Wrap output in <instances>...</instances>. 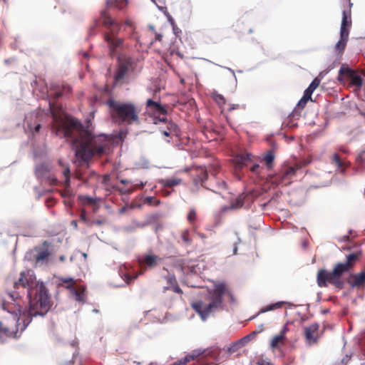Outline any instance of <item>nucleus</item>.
I'll return each mask as SVG.
<instances>
[{
  "instance_id": "1",
  "label": "nucleus",
  "mask_w": 365,
  "mask_h": 365,
  "mask_svg": "<svg viewBox=\"0 0 365 365\" xmlns=\"http://www.w3.org/2000/svg\"><path fill=\"white\" fill-rule=\"evenodd\" d=\"M53 117L52 130L59 138L72 140L76 155L87 161L95 155H102L108 148L110 139L105 135H94L84 130L82 124L76 118L64 113H57L54 103L49 102Z\"/></svg>"
},
{
  "instance_id": "2",
  "label": "nucleus",
  "mask_w": 365,
  "mask_h": 365,
  "mask_svg": "<svg viewBox=\"0 0 365 365\" xmlns=\"http://www.w3.org/2000/svg\"><path fill=\"white\" fill-rule=\"evenodd\" d=\"M30 297L28 309L21 312L19 304L2 301L1 307L11 314H14L9 318L0 321V338L2 336L18 338L21 333L31 323L32 317L45 316L52 306L48 289L43 283L37 284L36 292L32 297L30 291H28Z\"/></svg>"
},
{
  "instance_id": "3",
  "label": "nucleus",
  "mask_w": 365,
  "mask_h": 365,
  "mask_svg": "<svg viewBox=\"0 0 365 365\" xmlns=\"http://www.w3.org/2000/svg\"><path fill=\"white\" fill-rule=\"evenodd\" d=\"M106 105L110 108V116L115 123L128 125L140 123L141 108L137 104L108 99Z\"/></svg>"
},
{
  "instance_id": "4",
  "label": "nucleus",
  "mask_w": 365,
  "mask_h": 365,
  "mask_svg": "<svg viewBox=\"0 0 365 365\" xmlns=\"http://www.w3.org/2000/svg\"><path fill=\"white\" fill-rule=\"evenodd\" d=\"M210 302L205 304L202 301L192 304L193 309L205 321L211 313L216 312L222 307V299L225 294L232 295V292L225 282H216L214 288L209 291Z\"/></svg>"
},
{
  "instance_id": "5",
  "label": "nucleus",
  "mask_w": 365,
  "mask_h": 365,
  "mask_svg": "<svg viewBox=\"0 0 365 365\" xmlns=\"http://www.w3.org/2000/svg\"><path fill=\"white\" fill-rule=\"evenodd\" d=\"M101 17L103 26L108 30L104 33V40L108 43L110 54L113 55L115 49L120 47L123 44V40L117 37L121 28L123 27L124 30L127 29L133 30L134 24L128 19L124 22L118 23L110 17L106 10L101 11Z\"/></svg>"
},
{
  "instance_id": "6",
  "label": "nucleus",
  "mask_w": 365,
  "mask_h": 365,
  "mask_svg": "<svg viewBox=\"0 0 365 365\" xmlns=\"http://www.w3.org/2000/svg\"><path fill=\"white\" fill-rule=\"evenodd\" d=\"M345 272L341 266L338 263L335 264L331 272L320 269L318 271L317 277V284L320 287H326L329 283L336 288L342 289L344 287V282L341 280V276Z\"/></svg>"
},
{
  "instance_id": "7",
  "label": "nucleus",
  "mask_w": 365,
  "mask_h": 365,
  "mask_svg": "<svg viewBox=\"0 0 365 365\" xmlns=\"http://www.w3.org/2000/svg\"><path fill=\"white\" fill-rule=\"evenodd\" d=\"M220 349L210 347L206 349H195L188 354L190 360L196 359L195 365H218Z\"/></svg>"
},
{
  "instance_id": "8",
  "label": "nucleus",
  "mask_w": 365,
  "mask_h": 365,
  "mask_svg": "<svg viewBox=\"0 0 365 365\" xmlns=\"http://www.w3.org/2000/svg\"><path fill=\"white\" fill-rule=\"evenodd\" d=\"M351 26V11H343L342 20L340 29V40L336 44V48L341 52L344 50L349 34V28Z\"/></svg>"
},
{
  "instance_id": "9",
  "label": "nucleus",
  "mask_w": 365,
  "mask_h": 365,
  "mask_svg": "<svg viewBox=\"0 0 365 365\" xmlns=\"http://www.w3.org/2000/svg\"><path fill=\"white\" fill-rule=\"evenodd\" d=\"M146 109L149 114L153 115L157 120L165 122L168 110L165 106L149 98L146 101Z\"/></svg>"
},
{
  "instance_id": "10",
  "label": "nucleus",
  "mask_w": 365,
  "mask_h": 365,
  "mask_svg": "<svg viewBox=\"0 0 365 365\" xmlns=\"http://www.w3.org/2000/svg\"><path fill=\"white\" fill-rule=\"evenodd\" d=\"M50 243L44 241L41 246L34 248V259L36 266L47 264L49 261V257L51 255V252L49 249Z\"/></svg>"
},
{
  "instance_id": "11",
  "label": "nucleus",
  "mask_w": 365,
  "mask_h": 365,
  "mask_svg": "<svg viewBox=\"0 0 365 365\" xmlns=\"http://www.w3.org/2000/svg\"><path fill=\"white\" fill-rule=\"evenodd\" d=\"M252 158L253 155L248 153L237 155L235 158L236 165L239 168L251 166V172L258 174L260 167L258 164H253L251 165L253 163Z\"/></svg>"
},
{
  "instance_id": "12",
  "label": "nucleus",
  "mask_w": 365,
  "mask_h": 365,
  "mask_svg": "<svg viewBox=\"0 0 365 365\" xmlns=\"http://www.w3.org/2000/svg\"><path fill=\"white\" fill-rule=\"evenodd\" d=\"M72 92V88L65 83H52L49 89V96L54 100H57L61 97L67 96Z\"/></svg>"
},
{
  "instance_id": "13",
  "label": "nucleus",
  "mask_w": 365,
  "mask_h": 365,
  "mask_svg": "<svg viewBox=\"0 0 365 365\" xmlns=\"http://www.w3.org/2000/svg\"><path fill=\"white\" fill-rule=\"evenodd\" d=\"M300 166L295 165L294 166L284 167L277 175V180L279 184L287 185L291 183L292 178L295 175L297 170Z\"/></svg>"
},
{
  "instance_id": "14",
  "label": "nucleus",
  "mask_w": 365,
  "mask_h": 365,
  "mask_svg": "<svg viewBox=\"0 0 365 365\" xmlns=\"http://www.w3.org/2000/svg\"><path fill=\"white\" fill-rule=\"evenodd\" d=\"M120 183H122L123 185H129L128 187L113 186V188L115 190L118 191L122 195L130 194L133 192H134L135 190L142 189L145 186V184L142 181H140L139 182L133 183V182H131L130 180L122 179L120 180Z\"/></svg>"
},
{
  "instance_id": "15",
  "label": "nucleus",
  "mask_w": 365,
  "mask_h": 365,
  "mask_svg": "<svg viewBox=\"0 0 365 365\" xmlns=\"http://www.w3.org/2000/svg\"><path fill=\"white\" fill-rule=\"evenodd\" d=\"M319 326L317 323L304 327L306 342L309 345L317 343L319 338Z\"/></svg>"
},
{
  "instance_id": "16",
  "label": "nucleus",
  "mask_w": 365,
  "mask_h": 365,
  "mask_svg": "<svg viewBox=\"0 0 365 365\" xmlns=\"http://www.w3.org/2000/svg\"><path fill=\"white\" fill-rule=\"evenodd\" d=\"M131 62L129 60L120 61L118 68L114 74L115 83H119L124 79L131 69Z\"/></svg>"
},
{
  "instance_id": "17",
  "label": "nucleus",
  "mask_w": 365,
  "mask_h": 365,
  "mask_svg": "<svg viewBox=\"0 0 365 365\" xmlns=\"http://www.w3.org/2000/svg\"><path fill=\"white\" fill-rule=\"evenodd\" d=\"M329 163L336 168V170L343 174L350 163L343 159L338 153L335 152L329 156Z\"/></svg>"
},
{
  "instance_id": "18",
  "label": "nucleus",
  "mask_w": 365,
  "mask_h": 365,
  "mask_svg": "<svg viewBox=\"0 0 365 365\" xmlns=\"http://www.w3.org/2000/svg\"><path fill=\"white\" fill-rule=\"evenodd\" d=\"M192 181L195 186L201 185L207 179L208 174L205 167L199 166L192 170Z\"/></svg>"
},
{
  "instance_id": "19",
  "label": "nucleus",
  "mask_w": 365,
  "mask_h": 365,
  "mask_svg": "<svg viewBox=\"0 0 365 365\" xmlns=\"http://www.w3.org/2000/svg\"><path fill=\"white\" fill-rule=\"evenodd\" d=\"M38 118V115L37 113H30L29 115L26 116V129L33 133H38L41 125Z\"/></svg>"
},
{
  "instance_id": "20",
  "label": "nucleus",
  "mask_w": 365,
  "mask_h": 365,
  "mask_svg": "<svg viewBox=\"0 0 365 365\" xmlns=\"http://www.w3.org/2000/svg\"><path fill=\"white\" fill-rule=\"evenodd\" d=\"M34 279L35 278L32 274H29V272H21L19 280L14 283V287L19 288L22 287L29 289L34 284Z\"/></svg>"
},
{
  "instance_id": "21",
  "label": "nucleus",
  "mask_w": 365,
  "mask_h": 365,
  "mask_svg": "<svg viewBox=\"0 0 365 365\" xmlns=\"http://www.w3.org/2000/svg\"><path fill=\"white\" fill-rule=\"evenodd\" d=\"M248 197V194L242 192L236 198L230 201V205L225 206L222 208L223 212H227L231 210H239L242 208L245 205V199Z\"/></svg>"
},
{
  "instance_id": "22",
  "label": "nucleus",
  "mask_w": 365,
  "mask_h": 365,
  "mask_svg": "<svg viewBox=\"0 0 365 365\" xmlns=\"http://www.w3.org/2000/svg\"><path fill=\"white\" fill-rule=\"evenodd\" d=\"M339 73L341 74L345 75L348 77L351 81V84L357 88H360L362 85V78L359 75L355 73V72L349 68H340Z\"/></svg>"
},
{
  "instance_id": "23",
  "label": "nucleus",
  "mask_w": 365,
  "mask_h": 365,
  "mask_svg": "<svg viewBox=\"0 0 365 365\" xmlns=\"http://www.w3.org/2000/svg\"><path fill=\"white\" fill-rule=\"evenodd\" d=\"M288 331L287 325L284 326L279 334L275 335L271 340L270 347L272 349H278L280 346L285 344L286 333Z\"/></svg>"
},
{
  "instance_id": "24",
  "label": "nucleus",
  "mask_w": 365,
  "mask_h": 365,
  "mask_svg": "<svg viewBox=\"0 0 365 365\" xmlns=\"http://www.w3.org/2000/svg\"><path fill=\"white\" fill-rule=\"evenodd\" d=\"M361 255V252H357L355 253L349 254L346 256V260L345 262H339L338 263L341 266L342 269L346 272H349L350 269L353 267L354 264L358 261L360 256Z\"/></svg>"
},
{
  "instance_id": "25",
  "label": "nucleus",
  "mask_w": 365,
  "mask_h": 365,
  "mask_svg": "<svg viewBox=\"0 0 365 365\" xmlns=\"http://www.w3.org/2000/svg\"><path fill=\"white\" fill-rule=\"evenodd\" d=\"M349 284L351 287L357 288L365 286V272L351 275Z\"/></svg>"
},
{
  "instance_id": "26",
  "label": "nucleus",
  "mask_w": 365,
  "mask_h": 365,
  "mask_svg": "<svg viewBox=\"0 0 365 365\" xmlns=\"http://www.w3.org/2000/svg\"><path fill=\"white\" fill-rule=\"evenodd\" d=\"M58 163L60 165H61L63 168V174L65 177V185L66 187H69L70 184V169L68 165H65L61 160H58ZM72 195V192L69 190L68 188H67L63 193L62 194V196L66 197H71Z\"/></svg>"
},
{
  "instance_id": "27",
  "label": "nucleus",
  "mask_w": 365,
  "mask_h": 365,
  "mask_svg": "<svg viewBox=\"0 0 365 365\" xmlns=\"http://www.w3.org/2000/svg\"><path fill=\"white\" fill-rule=\"evenodd\" d=\"M161 260V258L155 255H145L143 259L140 261V263L144 264L150 268L156 267L158 262Z\"/></svg>"
},
{
  "instance_id": "28",
  "label": "nucleus",
  "mask_w": 365,
  "mask_h": 365,
  "mask_svg": "<svg viewBox=\"0 0 365 365\" xmlns=\"http://www.w3.org/2000/svg\"><path fill=\"white\" fill-rule=\"evenodd\" d=\"M128 3V0H106V10L111 9L122 10L127 6Z\"/></svg>"
},
{
  "instance_id": "29",
  "label": "nucleus",
  "mask_w": 365,
  "mask_h": 365,
  "mask_svg": "<svg viewBox=\"0 0 365 365\" xmlns=\"http://www.w3.org/2000/svg\"><path fill=\"white\" fill-rule=\"evenodd\" d=\"M86 288L83 286H79L77 288L74 287L71 294L74 299L78 302H84L86 299Z\"/></svg>"
},
{
  "instance_id": "30",
  "label": "nucleus",
  "mask_w": 365,
  "mask_h": 365,
  "mask_svg": "<svg viewBox=\"0 0 365 365\" xmlns=\"http://www.w3.org/2000/svg\"><path fill=\"white\" fill-rule=\"evenodd\" d=\"M48 172L49 166L45 163L39 164L35 168V174L38 178H45Z\"/></svg>"
},
{
  "instance_id": "31",
  "label": "nucleus",
  "mask_w": 365,
  "mask_h": 365,
  "mask_svg": "<svg viewBox=\"0 0 365 365\" xmlns=\"http://www.w3.org/2000/svg\"><path fill=\"white\" fill-rule=\"evenodd\" d=\"M182 182V180L178 178H171L163 180L161 181L162 185L165 187H173L180 185Z\"/></svg>"
},
{
  "instance_id": "32",
  "label": "nucleus",
  "mask_w": 365,
  "mask_h": 365,
  "mask_svg": "<svg viewBox=\"0 0 365 365\" xmlns=\"http://www.w3.org/2000/svg\"><path fill=\"white\" fill-rule=\"evenodd\" d=\"M60 284L65 287L66 289H68L70 290V292L75 287L76 285V281L73 279V278H61L60 279Z\"/></svg>"
},
{
  "instance_id": "33",
  "label": "nucleus",
  "mask_w": 365,
  "mask_h": 365,
  "mask_svg": "<svg viewBox=\"0 0 365 365\" xmlns=\"http://www.w3.org/2000/svg\"><path fill=\"white\" fill-rule=\"evenodd\" d=\"M178 133V125L172 122L168 123L167 130L162 131V133L165 136L177 135Z\"/></svg>"
},
{
  "instance_id": "34",
  "label": "nucleus",
  "mask_w": 365,
  "mask_h": 365,
  "mask_svg": "<svg viewBox=\"0 0 365 365\" xmlns=\"http://www.w3.org/2000/svg\"><path fill=\"white\" fill-rule=\"evenodd\" d=\"M264 160L267 169H272L273 168V163L274 160V152L272 150L268 151L264 157Z\"/></svg>"
},
{
  "instance_id": "35",
  "label": "nucleus",
  "mask_w": 365,
  "mask_h": 365,
  "mask_svg": "<svg viewBox=\"0 0 365 365\" xmlns=\"http://www.w3.org/2000/svg\"><path fill=\"white\" fill-rule=\"evenodd\" d=\"M321 83V79L318 77H316L312 82L309 84V87L304 91V93L312 96L313 92L316 90V88L319 86Z\"/></svg>"
},
{
  "instance_id": "36",
  "label": "nucleus",
  "mask_w": 365,
  "mask_h": 365,
  "mask_svg": "<svg viewBox=\"0 0 365 365\" xmlns=\"http://www.w3.org/2000/svg\"><path fill=\"white\" fill-rule=\"evenodd\" d=\"M285 304L284 302H278L274 304H269L262 309L259 312V314L264 313L266 312L272 311L274 309H279L282 307V306Z\"/></svg>"
},
{
  "instance_id": "37",
  "label": "nucleus",
  "mask_w": 365,
  "mask_h": 365,
  "mask_svg": "<svg viewBox=\"0 0 365 365\" xmlns=\"http://www.w3.org/2000/svg\"><path fill=\"white\" fill-rule=\"evenodd\" d=\"M182 243L185 246L191 245L192 240L190 237V232L187 230H185L181 232L180 235Z\"/></svg>"
},
{
  "instance_id": "38",
  "label": "nucleus",
  "mask_w": 365,
  "mask_h": 365,
  "mask_svg": "<svg viewBox=\"0 0 365 365\" xmlns=\"http://www.w3.org/2000/svg\"><path fill=\"white\" fill-rule=\"evenodd\" d=\"M78 200L81 201V202L83 205H92L96 204V200L95 198L91 197L90 196H87V195H79Z\"/></svg>"
},
{
  "instance_id": "39",
  "label": "nucleus",
  "mask_w": 365,
  "mask_h": 365,
  "mask_svg": "<svg viewBox=\"0 0 365 365\" xmlns=\"http://www.w3.org/2000/svg\"><path fill=\"white\" fill-rule=\"evenodd\" d=\"M309 101H312V96L304 93V96L298 102L297 107L299 109H303Z\"/></svg>"
},
{
  "instance_id": "40",
  "label": "nucleus",
  "mask_w": 365,
  "mask_h": 365,
  "mask_svg": "<svg viewBox=\"0 0 365 365\" xmlns=\"http://www.w3.org/2000/svg\"><path fill=\"white\" fill-rule=\"evenodd\" d=\"M196 218L197 214L194 208L190 209L187 215V220L190 225H194Z\"/></svg>"
},
{
  "instance_id": "41",
  "label": "nucleus",
  "mask_w": 365,
  "mask_h": 365,
  "mask_svg": "<svg viewBox=\"0 0 365 365\" xmlns=\"http://www.w3.org/2000/svg\"><path fill=\"white\" fill-rule=\"evenodd\" d=\"M169 286L164 287V291L170 289L172 287L177 284L176 278L174 275L169 274L165 277Z\"/></svg>"
},
{
  "instance_id": "42",
  "label": "nucleus",
  "mask_w": 365,
  "mask_h": 365,
  "mask_svg": "<svg viewBox=\"0 0 365 365\" xmlns=\"http://www.w3.org/2000/svg\"><path fill=\"white\" fill-rule=\"evenodd\" d=\"M356 160L359 166L365 168V149L361 151Z\"/></svg>"
},
{
  "instance_id": "43",
  "label": "nucleus",
  "mask_w": 365,
  "mask_h": 365,
  "mask_svg": "<svg viewBox=\"0 0 365 365\" xmlns=\"http://www.w3.org/2000/svg\"><path fill=\"white\" fill-rule=\"evenodd\" d=\"M80 220L85 224H86L88 226L93 225V222L87 218L86 210L83 209L81 212Z\"/></svg>"
},
{
  "instance_id": "44",
  "label": "nucleus",
  "mask_w": 365,
  "mask_h": 365,
  "mask_svg": "<svg viewBox=\"0 0 365 365\" xmlns=\"http://www.w3.org/2000/svg\"><path fill=\"white\" fill-rule=\"evenodd\" d=\"M213 98L216 101V103L220 106L225 104V99L224 96L221 94H214Z\"/></svg>"
},
{
  "instance_id": "45",
  "label": "nucleus",
  "mask_w": 365,
  "mask_h": 365,
  "mask_svg": "<svg viewBox=\"0 0 365 365\" xmlns=\"http://www.w3.org/2000/svg\"><path fill=\"white\" fill-rule=\"evenodd\" d=\"M145 202L149 205L153 204L155 205H158L160 203L159 200H157L153 197H147L145 200Z\"/></svg>"
},
{
  "instance_id": "46",
  "label": "nucleus",
  "mask_w": 365,
  "mask_h": 365,
  "mask_svg": "<svg viewBox=\"0 0 365 365\" xmlns=\"http://www.w3.org/2000/svg\"><path fill=\"white\" fill-rule=\"evenodd\" d=\"M190 361L191 360L189 358L188 355H186L183 359L174 362L173 365H185Z\"/></svg>"
},
{
  "instance_id": "47",
  "label": "nucleus",
  "mask_w": 365,
  "mask_h": 365,
  "mask_svg": "<svg viewBox=\"0 0 365 365\" xmlns=\"http://www.w3.org/2000/svg\"><path fill=\"white\" fill-rule=\"evenodd\" d=\"M174 292L178 294H182V290L178 285V283L170 288Z\"/></svg>"
},
{
  "instance_id": "48",
  "label": "nucleus",
  "mask_w": 365,
  "mask_h": 365,
  "mask_svg": "<svg viewBox=\"0 0 365 365\" xmlns=\"http://www.w3.org/2000/svg\"><path fill=\"white\" fill-rule=\"evenodd\" d=\"M47 180L50 184L55 185L57 182V179L56 177L53 175H49L47 177Z\"/></svg>"
},
{
  "instance_id": "49",
  "label": "nucleus",
  "mask_w": 365,
  "mask_h": 365,
  "mask_svg": "<svg viewBox=\"0 0 365 365\" xmlns=\"http://www.w3.org/2000/svg\"><path fill=\"white\" fill-rule=\"evenodd\" d=\"M98 22L97 21H95L93 23V25L91 26L89 34L90 35L93 34V32L94 29L98 26Z\"/></svg>"
},
{
  "instance_id": "50",
  "label": "nucleus",
  "mask_w": 365,
  "mask_h": 365,
  "mask_svg": "<svg viewBox=\"0 0 365 365\" xmlns=\"http://www.w3.org/2000/svg\"><path fill=\"white\" fill-rule=\"evenodd\" d=\"M339 151L343 153H345V154H347L349 153V150L344 146H340L339 148H338Z\"/></svg>"
},
{
  "instance_id": "51",
  "label": "nucleus",
  "mask_w": 365,
  "mask_h": 365,
  "mask_svg": "<svg viewBox=\"0 0 365 365\" xmlns=\"http://www.w3.org/2000/svg\"><path fill=\"white\" fill-rule=\"evenodd\" d=\"M240 106L238 104H236V105H231L230 106L229 108H228V110L231 111L232 110H235V109H237V108H239Z\"/></svg>"
},
{
  "instance_id": "52",
  "label": "nucleus",
  "mask_w": 365,
  "mask_h": 365,
  "mask_svg": "<svg viewBox=\"0 0 365 365\" xmlns=\"http://www.w3.org/2000/svg\"><path fill=\"white\" fill-rule=\"evenodd\" d=\"M110 176L108 175H105L103 176V183L106 184L108 180H109Z\"/></svg>"
},
{
  "instance_id": "53",
  "label": "nucleus",
  "mask_w": 365,
  "mask_h": 365,
  "mask_svg": "<svg viewBox=\"0 0 365 365\" xmlns=\"http://www.w3.org/2000/svg\"><path fill=\"white\" fill-rule=\"evenodd\" d=\"M197 236L201 238L202 240H205L206 238V236L205 234L203 233H201V232H197Z\"/></svg>"
},
{
  "instance_id": "54",
  "label": "nucleus",
  "mask_w": 365,
  "mask_h": 365,
  "mask_svg": "<svg viewBox=\"0 0 365 365\" xmlns=\"http://www.w3.org/2000/svg\"><path fill=\"white\" fill-rule=\"evenodd\" d=\"M162 37H163V36H162V35H161V34H156L155 40H156V41H161Z\"/></svg>"
},
{
  "instance_id": "55",
  "label": "nucleus",
  "mask_w": 365,
  "mask_h": 365,
  "mask_svg": "<svg viewBox=\"0 0 365 365\" xmlns=\"http://www.w3.org/2000/svg\"><path fill=\"white\" fill-rule=\"evenodd\" d=\"M93 222V224H97V225H101L103 224V222L101 220H98L96 222Z\"/></svg>"
},
{
  "instance_id": "56",
  "label": "nucleus",
  "mask_w": 365,
  "mask_h": 365,
  "mask_svg": "<svg viewBox=\"0 0 365 365\" xmlns=\"http://www.w3.org/2000/svg\"><path fill=\"white\" fill-rule=\"evenodd\" d=\"M59 259L61 261V262H64L65 259H66V257L65 256L62 255L59 257Z\"/></svg>"
},
{
  "instance_id": "57",
  "label": "nucleus",
  "mask_w": 365,
  "mask_h": 365,
  "mask_svg": "<svg viewBox=\"0 0 365 365\" xmlns=\"http://www.w3.org/2000/svg\"><path fill=\"white\" fill-rule=\"evenodd\" d=\"M72 224L75 226V227H77V222L76 221H72Z\"/></svg>"
},
{
  "instance_id": "58",
  "label": "nucleus",
  "mask_w": 365,
  "mask_h": 365,
  "mask_svg": "<svg viewBox=\"0 0 365 365\" xmlns=\"http://www.w3.org/2000/svg\"><path fill=\"white\" fill-rule=\"evenodd\" d=\"M10 297H11L12 301L15 302V300L14 299L13 295L10 294Z\"/></svg>"
},
{
  "instance_id": "59",
  "label": "nucleus",
  "mask_w": 365,
  "mask_h": 365,
  "mask_svg": "<svg viewBox=\"0 0 365 365\" xmlns=\"http://www.w3.org/2000/svg\"><path fill=\"white\" fill-rule=\"evenodd\" d=\"M151 1H153L154 3H156V2H155V1H156V0H151Z\"/></svg>"
},
{
  "instance_id": "60",
  "label": "nucleus",
  "mask_w": 365,
  "mask_h": 365,
  "mask_svg": "<svg viewBox=\"0 0 365 365\" xmlns=\"http://www.w3.org/2000/svg\"><path fill=\"white\" fill-rule=\"evenodd\" d=\"M173 30L175 31V26H173Z\"/></svg>"
}]
</instances>
